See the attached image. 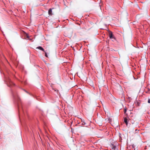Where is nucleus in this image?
I'll return each mask as SVG.
<instances>
[{"label":"nucleus","instance_id":"20e7f679","mask_svg":"<svg viewBox=\"0 0 150 150\" xmlns=\"http://www.w3.org/2000/svg\"><path fill=\"white\" fill-rule=\"evenodd\" d=\"M124 122L126 123V125L127 126L128 125V122L127 119L126 117H125L124 119Z\"/></svg>","mask_w":150,"mask_h":150},{"label":"nucleus","instance_id":"1a4fd4ad","mask_svg":"<svg viewBox=\"0 0 150 150\" xmlns=\"http://www.w3.org/2000/svg\"><path fill=\"white\" fill-rule=\"evenodd\" d=\"M148 103H150V98L148 99Z\"/></svg>","mask_w":150,"mask_h":150},{"label":"nucleus","instance_id":"0eeeda50","mask_svg":"<svg viewBox=\"0 0 150 150\" xmlns=\"http://www.w3.org/2000/svg\"><path fill=\"white\" fill-rule=\"evenodd\" d=\"M10 86H12L13 85H14L15 84L12 82L11 81L10 82Z\"/></svg>","mask_w":150,"mask_h":150},{"label":"nucleus","instance_id":"423d86ee","mask_svg":"<svg viewBox=\"0 0 150 150\" xmlns=\"http://www.w3.org/2000/svg\"><path fill=\"white\" fill-rule=\"evenodd\" d=\"M116 148V147L115 146L113 145L112 147V150H115V149Z\"/></svg>","mask_w":150,"mask_h":150},{"label":"nucleus","instance_id":"39448f33","mask_svg":"<svg viewBox=\"0 0 150 150\" xmlns=\"http://www.w3.org/2000/svg\"><path fill=\"white\" fill-rule=\"evenodd\" d=\"M38 49H39L42 51H44V52L45 51L43 49V48H42L41 46H38Z\"/></svg>","mask_w":150,"mask_h":150},{"label":"nucleus","instance_id":"f8f14e48","mask_svg":"<svg viewBox=\"0 0 150 150\" xmlns=\"http://www.w3.org/2000/svg\"><path fill=\"white\" fill-rule=\"evenodd\" d=\"M25 92H26V93H28L26 91H25Z\"/></svg>","mask_w":150,"mask_h":150},{"label":"nucleus","instance_id":"9d476101","mask_svg":"<svg viewBox=\"0 0 150 150\" xmlns=\"http://www.w3.org/2000/svg\"><path fill=\"white\" fill-rule=\"evenodd\" d=\"M45 56L46 57H47V55L46 52H45Z\"/></svg>","mask_w":150,"mask_h":150},{"label":"nucleus","instance_id":"f03ea898","mask_svg":"<svg viewBox=\"0 0 150 150\" xmlns=\"http://www.w3.org/2000/svg\"><path fill=\"white\" fill-rule=\"evenodd\" d=\"M109 35L110 38L112 39L114 38L112 33L111 32L110 33H109Z\"/></svg>","mask_w":150,"mask_h":150},{"label":"nucleus","instance_id":"9b49d317","mask_svg":"<svg viewBox=\"0 0 150 150\" xmlns=\"http://www.w3.org/2000/svg\"><path fill=\"white\" fill-rule=\"evenodd\" d=\"M135 131H137V129H135Z\"/></svg>","mask_w":150,"mask_h":150},{"label":"nucleus","instance_id":"f257e3e1","mask_svg":"<svg viewBox=\"0 0 150 150\" xmlns=\"http://www.w3.org/2000/svg\"><path fill=\"white\" fill-rule=\"evenodd\" d=\"M25 39H27V40H30L32 41H33V39H31L30 38V37H29L28 35L26 33L25 35Z\"/></svg>","mask_w":150,"mask_h":150},{"label":"nucleus","instance_id":"7ed1b4c3","mask_svg":"<svg viewBox=\"0 0 150 150\" xmlns=\"http://www.w3.org/2000/svg\"><path fill=\"white\" fill-rule=\"evenodd\" d=\"M48 13L49 15L50 16H52V9L51 8L49 9Z\"/></svg>","mask_w":150,"mask_h":150},{"label":"nucleus","instance_id":"6e6552de","mask_svg":"<svg viewBox=\"0 0 150 150\" xmlns=\"http://www.w3.org/2000/svg\"><path fill=\"white\" fill-rule=\"evenodd\" d=\"M126 111H127V109H126V108H125L124 109V112L125 114L126 113Z\"/></svg>","mask_w":150,"mask_h":150}]
</instances>
